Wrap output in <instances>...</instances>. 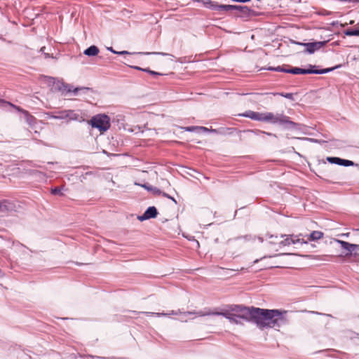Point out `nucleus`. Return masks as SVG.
<instances>
[{"instance_id": "1", "label": "nucleus", "mask_w": 359, "mask_h": 359, "mask_svg": "<svg viewBox=\"0 0 359 359\" xmlns=\"http://www.w3.org/2000/svg\"><path fill=\"white\" fill-rule=\"evenodd\" d=\"M286 311L278 309H265L255 308L254 306H243L238 314L239 319H243L248 322H252L259 328H276L284 324L286 319L283 314Z\"/></svg>"}, {"instance_id": "2", "label": "nucleus", "mask_w": 359, "mask_h": 359, "mask_svg": "<svg viewBox=\"0 0 359 359\" xmlns=\"http://www.w3.org/2000/svg\"><path fill=\"white\" fill-rule=\"evenodd\" d=\"M240 116L249 118L254 121L267 122L272 124H279L290 129L297 128L298 124L290 120V117L283 113L272 112H257L252 110H248L243 114H239Z\"/></svg>"}, {"instance_id": "3", "label": "nucleus", "mask_w": 359, "mask_h": 359, "mask_svg": "<svg viewBox=\"0 0 359 359\" xmlns=\"http://www.w3.org/2000/svg\"><path fill=\"white\" fill-rule=\"evenodd\" d=\"M147 316H154L156 317L160 316H167L170 315H179L180 313H183L186 316L187 315H195L196 316H222L226 319H228L230 322L233 323L235 324L240 323V320L238 316V314L230 312L229 311H215V312H203L202 311H187V312H182L180 309L177 311H171L170 313H156V312H142Z\"/></svg>"}, {"instance_id": "4", "label": "nucleus", "mask_w": 359, "mask_h": 359, "mask_svg": "<svg viewBox=\"0 0 359 359\" xmlns=\"http://www.w3.org/2000/svg\"><path fill=\"white\" fill-rule=\"evenodd\" d=\"M48 115L51 118L66 120L67 122L74 121L81 123L85 121L84 114L81 110L66 109L50 113Z\"/></svg>"}, {"instance_id": "5", "label": "nucleus", "mask_w": 359, "mask_h": 359, "mask_svg": "<svg viewBox=\"0 0 359 359\" xmlns=\"http://www.w3.org/2000/svg\"><path fill=\"white\" fill-rule=\"evenodd\" d=\"M49 83H53V89L62 93L63 95H66L69 93H74L76 95L81 90H88V88H74L72 86L65 83L63 81H56L53 77H49Z\"/></svg>"}, {"instance_id": "6", "label": "nucleus", "mask_w": 359, "mask_h": 359, "mask_svg": "<svg viewBox=\"0 0 359 359\" xmlns=\"http://www.w3.org/2000/svg\"><path fill=\"white\" fill-rule=\"evenodd\" d=\"M90 124L93 128H97L102 133L109 129L110 118L105 114H97L92 117Z\"/></svg>"}, {"instance_id": "7", "label": "nucleus", "mask_w": 359, "mask_h": 359, "mask_svg": "<svg viewBox=\"0 0 359 359\" xmlns=\"http://www.w3.org/2000/svg\"><path fill=\"white\" fill-rule=\"evenodd\" d=\"M339 66L332 68H326L321 69H303L300 67L287 68V73L292 74H323L332 72L337 69Z\"/></svg>"}, {"instance_id": "8", "label": "nucleus", "mask_w": 359, "mask_h": 359, "mask_svg": "<svg viewBox=\"0 0 359 359\" xmlns=\"http://www.w3.org/2000/svg\"><path fill=\"white\" fill-rule=\"evenodd\" d=\"M335 241L339 243L343 249L348 251V252L345 255V257H350L351 254H353L354 251L359 250V245L352 244L348 242L338 239H336Z\"/></svg>"}, {"instance_id": "9", "label": "nucleus", "mask_w": 359, "mask_h": 359, "mask_svg": "<svg viewBox=\"0 0 359 359\" xmlns=\"http://www.w3.org/2000/svg\"><path fill=\"white\" fill-rule=\"evenodd\" d=\"M157 215V209L154 206H150L146 210L142 215L138 216L137 218L140 221H144L151 218H155Z\"/></svg>"}, {"instance_id": "10", "label": "nucleus", "mask_w": 359, "mask_h": 359, "mask_svg": "<svg viewBox=\"0 0 359 359\" xmlns=\"http://www.w3.org/2000/svg\"><path fill=\"white\" fill-rule=\"evenodd\" d=\"M325 42H311V43H298L299 45H302L306 47V52L312 54L316 50H319L323 45Z\"/></svg>"}, {"instance_id": "11", "label": "nucleus", "mask_w": 359, "mask_h": 359, "mask_svg": "<svg viewBox=\"0 0 359 359\" xmlns=\"http://www.w3.org/2000/svg\"><path fill=\"white\" fill-rule=\"evenodd\" d=\"M297 243H306V242L304 241L303 239H300L298 238L297 236L294 235H289L287 236L286 238L283 240L280 244L284 246L286 245H290L292 244H297Z\"/></svg>"}, {"instance_id": "12", "label": "nucleus", "mask_w": 359, "mask_h": 359, "mask_svg": "<svg viewBox=\"0 0 359 359\" xmlns=\"http://www.w3.org/2000/svg\"><path fill=\"white\" fill-rule=\"evenodd\" d=\"M16 111L22 113L24 115L26 122L30 126L35 125L36 118L33 115H32L28 111L20 107L19 106L18 108H16Z\"/></svg>"}, {"instance_id": "13", "label": "nucleus", "mask_w": 359, "mask_h": 359, "mask_svg": "<svg viewBox=\"0 0 359 359\" xmlns=\"http://www.w3.org/2000/svg\"><path fill=\"white\" fill-rule=\"evenodd\" d=\"M15 206L13 203L8 201H0V213H8L14 210Z\"/></svg>"}, {"instance_id": "14", "label": "nucleus", "mask_w": 359, "mask_h": 359, "mask_svg": "<svg viewBox=\"0 0 359 359\" xmlns=\"http://www.w3.org/2000/svg\"><path fill=\"white\" fill-rule=\"evenodd\" d=\"M83 53L87 56H95L99 53V48L96 46H90L86 48Z\"/></svg>"}, {"instance_id": "15", "label": "nucleus", "mask_w": 359, "mask_h": 359, "mask_svg": "<svg viewBox=\"0 0 359 359\" xmlns=\"http://www.w3.org/2000/svg\"><path fill=\"white\" fill-rule=\"evenodd\" d=\"M203 4L208 8L218 11L219 4L215 1H212L211 0H205L203 1Z\"/></svg>"}, {"instance_id": "16", "label": "nucleus", "mask_w": 359, "mask_h": 359, "mask_svg": "<svg viewBox=\"0 0 359 359\" xmlns=\"http://www.w3.org/2000/svg\"><path fill=\"white\" fill-rule=\"evenodd\" d=\"M236 5H224L219 4L218 11H226V12H232L234 11L236 8Z\"/></svg>"}, {"instance_id": "17", "label": "nucleus", "mask_w": 359, "mask_h": 359, "mask_svg": "<svg viewBox=\"0 0 359 359\" xmlns=\"http://www.w3.org/2000/svg\"><path fill=\"white\" fill-rule=\"evenodd\" d=\"M323 237V233L320 231H313L309 235L310 241H318Z\"/></svg>"}, {"instance_id": "18", "label": "nucleus", "mask_w": 359, "mask_h": 359, "mask_svg": "<svg viewBox=\"0 0 359 359\" xmlns=\"http://www.w3.org/2000/svg\"><path fill=\"white\" fill-rule=\"evenodd\" d=\"M244 306L243 305H237V304H233L229 306V311H232L231 313L239 314L242 308Z\"/></svg>"}, {"instance_id": "19", "label": "nucleus", "mask_w": 359, "mask_h": 359, "mask_svg": "<svg viewBox=\"0 0 359 359\" xmlns=\"http://www.w3.org/2000/svg\"><path fill=\"white\" fill-rule=\"evenodd\" d=\"M0 105L1 107H6V106H9L11 107H12L13 109H15L16 110V108L18 107V106L8 102V101H6V100H4V99H0Z\"/></svg>"}, {"instance_id": "20", "label": "nucleus", "mask_w": 359, "mask_h": 359, "mask_svg": "<svg viewBox=\"0 0 359 359\" xmlns=\"http://www.w3.org/2000/svg\"><path fill=\"white\" fill-rule=\"evenodd\" d=\"M344 34L346 36H359V29H348L344 31Z\"/></svg>"}, {"instance_id": "21", "label": "nucleus", "mask_w": 359, "mask_h": 359, "mask_svg": "<svg viewBox=\"0 0 359 359\" xmlns=\"http://www.w3.org/2000/svg\"><path fill=\"white\" fill-rule=\"evenodd\" d=\"M236 6V10H234L235 11H238V12H240V13H242L243 14H248L250 11V9L248 8V7L245 6Z\"/></svg>"}, {"instance_id": "22", "label": "nucleus", "mask_w": 359, "mask_h": 359, "mask_svg": "<svg viewBox=\"0 0 359 359\" xmlns=\"http://www.w3.org/2000/svg\"><path fill=\"white\" fill-rule=\"evenodd\" d=\"M267 69L270 71L287 73V68H285L283 66H278L276 67H269Z\"/></svg>"}, {"instance_id": "23", "label": "nucleus", "mask_w": 359, "mask_h": 359, "mask_svg": "<svg viewBox=\"0 0 359 359\" xmlns=\"http://www.w3.org/2000/svg\"><path fill=\"white\" fill-rule=\"evenodd\" d=\"M327 161L330 163L340 165L341 158L338 157H327Z\"/></svg>"}, {"instance_id": "24", "label": "nucleus", "mask_w": 359, "mask_h": 359, "mask_svg": "<svg viewBox=\"0 0 359 359\" xmlns=\"http://www.w3.org/2000/svg\"><path fill=\"white\" fill-rule=\"evenodd\" d=\"M107 49L111 51V53H114V54H116V55H126V54H130L129 52L126 51V50H123V51H118V50H115L113 49L112 47H109V48H107Z\"/></svg>"}, {"instance_id": "25", "label": "nucleus", "mask_w": 359, "mask_h": 359, "mask_svg": "<svg viewBox=\"0 0 359 359\" xmlns=\"http://www.w3.org/2000/svg\"><path fill=\"white\" fill-rule=\"evenodd\" d=\"M348 258L351 262H359V253L353 252Z\"/></svg>"}, {"instance_id": "26", "label": "nucleus", "mask_w": 359, "mask_h": 359, "mask_svg": "<svg viewBox=\"0 0 359 359\" xmlns=\"http://www.w3.org/2000/svg\"><path fill=\"white\" fill-rule=\"evenodd\" d=\"M353 165V162L349 160L341 158L340 165L344 166H351Z\"/></svg>"}, {"instance_id": "27", "label": "nucleus", "mask_w": 359, "mask_h": 359, "mask_svg": "<svg viewBox=\"0 0 359 359\" xmlns=\"http://www.w3.org/2000/svg\"><path fill=\"white\" fill-rule=\"evenodd\" d=\"M314 259L321 261H329V258L332 257L331 255H322L313 256Z\"/></svg>"}, {"instance_id": "28", "label": "nucleus", "mask_w": 359, "mask_h": 359, "mask_svg": "<svg viewBox=\"0 0 359 359\" xmlns=\"http://www.w3.org/2000/svg\"><path fill=\"white\" fill-rule=\"evenodd\" d=\"M51 194H53V195H60V196L62 195V190L58 187L53 188L51 189Z\"/></svg>"}, {"instance_id": "29", "label": "nucleus", "mask_w": 359, "mask_h": 359, "mask_svg": "<svg viewBox=\"0 0 359 359\" xmlns=\"http://www.w3.org/2000/svg\"><path fill=\"white\" fill-rule=\"evenodd\" d=\"M138 54H142V55H151V54H154V55H170V54L168 53H163V52H153V53H149V52H146V53H138Z\"/></svg>"}, {"instance_id": "30", "label": "nucleus", "mask_w": 359, "mask_h": 359, "mask_svg": "<svg viewBox=\"0 0 359 359\" xmlns=\"http://www.w3.org/2000/svg\"><path fill=\"white\" fill-rule=\"evenodd\" d=\"M278 95L282 96V97H284L285 98H287V99H290V100H293V94L292 93H277Z\"/></svg>"}, {"instance_id": "31", "label": "nucleus", "mask_w": 359, "mask_h": 359, "mask_svg": "<svg viewBox=\"0 0 359 359\" xmlns=\"http://www.w3.org/2000/svg\"><path fill=\"white\" fill-rule=\"evenodd\" d=\"M130 67L135 69H137V70H140V71H142V72H147L149 74V72L151 69H149V68H142V67H137V66H130Z\"/></svg>"}, {"instance_id": "32", "label": "nucleus", "mask_w": 359, "mask_h": 359, "mask_svg": "<svg viewBox=\"0 0 359 359\" xmlns=\"http://www.w3.org/2000/svg\"><path fill=\"white\" fill-rule=\"evenodd\" d=\"M197 129H198V126H188V127L184 128L185 131H188V132H194V131L197 130Z\"/></svg>"}, {"instance_id": "33", "label": "nucleus", "mask_w": 359, "mask_h": 359, "mask_svg": "<svg viewBox=\"0 0 359 359\" xmlns=\"http://www.w3.org/2000/svg\"><path fill=\"white\" fill-rule=\"evenodd\" d=\"M149 74L152 75V76H161V75H163L162 74L159 73V72H155V71H153V70H150L149 72Z\"/></svg>"}, {"instance_id": "34", "label": "nucleus", "mask_w": 359, "mask_h": 359, "mask_svg": "<svg viewBox=\"0 0 359 359\" xmlns=\"http://www.w3.org/2000/svg\"><path fill=\"white\" fill-rule=\"evenodd\" d=\"M197 130L198 131H208V129L205 127H203V126H198V129Z\"/></svg>"}, {"instance_id": "35", "label": "nucleus", "mask_w": 359, "mask_h": 359, "mask_svg": "<svg viewBox=\"0 0 359 359\" xmlns=\"http://www.w3.org/2000/svg\"><path fill=\"white\" fill-rule=\"evenodd\" d=\"M162 194H163V196L164 197H166V198H169V197L170 196V195H168V194H166V193H165V192H163Z\"/></svg>"}, {"instance_id": "36", "label": "nucleus", "mask_w": 359, "mask_h": 359, "mask_svg": "<svg viewBox=\"0 0 359 359\" xmlns=\"http://www.w3.org/2000/svg\"><path fill=\"white\" fill-rule=\"evenodd\" d=\"M311 313H314V314H318V315H323V313H318L317 311H311Z\"/></svg>"}, {"instance_id": "37", "label": "nucleus", "mask_w": 359, "mask_h": 359, "mask_svg": "<svg viewBox=\"0 0 359 359\" xmlns=\"http://www.w3.org/2000/svg\"><path fill=\"white\" fill-rule=\"evenodd\" d=\"M169 198L171 199L175 203H177L176 200L173 197L170 196Z\"/></svg>"}, {"instance_id": "38", "label": "nucleus", "mask_w": 359, "mask_h": 359, "mask_svg": "<svg viewBox=\"0 0 359 359\" xmlns=\"http://www.w3.org/2000/svg\"><path fill=\"white\" fill-rule=\"evenodd\" d=\"M248 237H250V236H244V238H245V240H248V239H249V238H248Z\"/></svg>"}, {"instance_id": "39", "label": "nucleus", "mask_w": 359, "mask_h": 359, "mask_svg": "<svg viewBox=\"0 0 359 359\" xmlns=\"http://www.w3.org/2000/svg\"><path fill=\"white\" fill-rule=\"evenodd\" d=\"M353 23H354L353 20H351L350 22H349L350 25H353Z\"/></svg>"}, {"instance_id": "40", "label": "nucleus", "mask_w": 359, "mask_h": 359, "mask_svg": "<svg viewBox=\"0 0 359 359\" xmlns=\"http://www.w3.org/2000/svg\"><path fill=\"white\" fill-rule=\"evenodd\" d=\"M263 133H265V132H262ZM266 134H267L268 135H271V133H266Z\"/></svg>"}]
</instances>
